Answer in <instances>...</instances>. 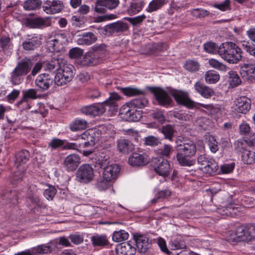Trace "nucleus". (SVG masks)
Returning <instances> with one entry per match:
<instances>
[{"mask_svg":"<svg viewBox=\"0 0 255 255\" xmlns=\"http://www.w3.org/2000/svg\"><path fill=\"white\" fill-rule=\"evenodd\" d=\"M56 188L52 186H49L48 188L46 189L44 192V196L48 200H52L56 193Z\"/></svg>","mask_w":255,"mask_h":255,"instance_id":"obj_62","label":"nucleus"},{"mask_svg":"<svg viewBox=\"0 0 255 255\" xmlns=\"http://www.w3.org/2000/svg\"><path fill=\"white\" fill-rule=\"evenodd\" d=\"M161 132L163 134L165 138L172 141L176 130L170 125H165L160 128Z\"/></svg>","mask_w":255,"mask_h":255,"instance_id":"obj_44","label":"nucleus"},{"mask_svg":"<svg viewBox=\"0 0 255 255\" xmlns=\"http://www.w3.org/2000/svg\"><path fill=\"white\" fill-rule=\"evenodd\" d=\"M64 59L62 58L52 59L50 61H44V69L46 71H57L58 72L59 68L61 67V63L62 61Z\"/></svg>","mask_w":255,"mask_h":255,"instance_id":"obj_31","label":"nucleus"},{"mask_svg":"<svg viewBox=\"0 0 255 255\" xmlns=\"http://www.w3.org/2000/svg\"><path fill=\"white\" fill-rule=\"evenodd\" d=\"M133 236L137 250L143 253L147 252L150 247L149 238L146 235L139 233L134 234Z\"/></svg>","mask_w":255,"mask_h":255,"instance_id":"obj_18","label":"nucleus"},{"mask_svg":"<svg viewBox=\"0 0 255 255\" xmlns=\"http://www.w3.org/2000/svg\"><path fill=\"white\" fill-rule=\"evenodd\" d=\"M128 233L123 230L115 231L113 235V240L116 242H121L127 240L128 238Z\"/></svg>","mask_w":255,"mask_h":255,"instance_id":"obj_46","label":"nucleus"},{"mask_svg":"<svg viewBox=\"0 0 255 255\" xmlns=\"http://www.w3.org/2000/svg\"><path fill=\"white\" fill-rule=\"evenodd\" d=\"M118 150L123 153H128L134 149V145L126 139H119L117 140Z\"/></svg>","mask_w":255,"mask_h":255,"instance_id":"obj_29","label":"nucleus"},{"mask_svg":"<svg viewBox=\"0 0 255 255\" xmlns=\"http://www.w3.org/2000/svg\"><path fill=\"white\" fill-rule=\"evenodd\" d=\"M80 157L75 154L68 155L64 160V165L69 171H74L80 164Z\"/></svg>","mask_w":255,"mask_h":255,"instance_id":"obj_24","label":"nucleus"},{"mask_svg":"<svg viewBox=\"0 0 255 255\" xmlns=\"http://www.w3.org/2000/svg\"><path fill=\"white\" fill-rule=\"evenodd\" d=\"M106 48V45L103 44L94 46L93 51L87 52L84 55V64L93 66L99 64L100 63L99 54L100 52L104 51Z\"/></svg>","mask_w":255,"mask_h":255,"instance_id":"obj_8","label":"nucleus"},{"mask_svg":"<svg viewBox=\"0 0 255 255\" xmlns=\"http://www.w3.org/2000/svg\"><path fill=\"white\" fill-rule=\"evenodd\" d=\"M148 161V155L142 151L134 152L128 158V163L132 166H143L147 164Z\"/></svg>","mask_w":255,"mask_h":255,"instance_id":"obj_13","label":"nucleus"},{"mask_svg":"<svg viewBox=\"0 0 255 255\" xmlns=\"http://www.w3.org/2000/svg\"><path fill=\"white\" fill-rule=\"evenodd\" d=\"M103 177L108 181H114L119 173L121 168L117 164H112L103 168Z\"/></svg>","mask_w":255,"mask_h":255,"instance_id":"obj_20","label":"nucleus"},{"mask_svg":"<svg viewBox=\"0 0 255 255\" xmlns=\"http://www.w3.org/2000/svg\"><path fill=\"white\" fill-rule=\"evenodd\" d=\"M32 66V62L31 59L25 57L18 63L13 70L24 76L28 73Z\"/></svg>","mask_w":255,"mask_h":255,"instance_id":"obj_23","label":"nucleus"},{"mask_svg":"<svg viewBox=\"0 0 255 255\" xmlns=\"http://www.w3.org/2000/svg\"><path fill=\"white\" fill-rule=\"evenodd\" d=\"M53 83V79L48 74H41L39 75L35 80V85L38 90L41 92L48 90Z\"/></svg>","mask_w":255,"mask_h":255,"instance_id":"obj_14","label":"nucleus"},{"mask_svg":"<svg viewBox=\"0 0 255 255\" xmlns=\"http://www.w3.org/2000/svg\"><path fill=\"white\" fill-rule=\"evenodd\" d=\"M94 176V170L89 164H83L76 172V179L81 182L87 183L93 180Z\"/></svg>","mask_w":255,"mask_h":255,"instance_id":"obj_9","label":"nucleus"},{"mask_svg":"<svg viewBox=\"0 0 255 255\" xmlns=\"http://www.w3.org/2000/svg\"><path fill=\"white\" fill-rule=\"evenodd\" d=\"M191 14L194 17L201 18L209 15V12L202 8H196L191 11Z\"/></svg>","mask_w":255,"mask_h":255,"instance_id":"obj_58","label":"nucleus"},{"mask_svg":"<svg viewBox=\"0 0 255 255\" xmlns=\"http://www.w3.org/2000/svg\"><path fill=\"white\" fill-rule=\"evenodd\" d=\"M152 166L155 171L160 176H167L171 170L170 165L167 160L162 158H155L152 160Z\"/></svg>","mask_w":255,"mask_h":255,"instance_id":"obj_10","label":"nucleus"},{"mask_svg":"<svg viewBox=\"0 0 255 255\" xmlns=\"http://www.w3.org/2000/svg\"><path fill=\"white\" fill-rule=\"evenodd\" d=\"M113 181H108L103 177V179L99 180L97 183V187L99 190L104 191L110 187L113 184Z\"/></svg>","mask_w":255,"mask_h":255,"instance_id":"obj_54","label":"nucleus"},{"mask_svg":"<svg viewBox=\"0 0 255 255\" xmlns=\"http://www.w3.org/2000/svg\"><path fill=\"white\" fill-rule=\"evenodd\" d=\"M184 67L187 70L191 72H195L199 70L200 64L196 61L190 60L186 62Z\"/></svg>","mask_w":255,"mask_h":255,"instance_id":"obj_50","label":"nucleus"},{"mask_svg":"<svg viewBox=\"0 0 255 255\" xmlns=\"http://www.w3.org/2000/svg\"><path fill=\"white\" fill-rule=\"evenodd\" d=\"M240 74L245 80L253 81L255 79V59H246L241 67Z\"/></svg>","mask_w":255,"mask_h":255,"instance_id":"obj_11","label":"nucleus"},{"mask_svg":"<svg viewBox=\"0 0 255 255\" xmlns=\"http://www.w3.org/2000/svg\"><path fill=\"white\" fill-rule=\"evenodd\" d=\"M2 198V200L7 199L10 200V202L13 205L16 204L17 202L16 192L15 191L3 193Z\"/></svg>","mask_w":255,"mask_h":255,"instance_id":"obj_55","label":"nucleus"},{"mask_svg":"<svg viewBox=\"0 0 255 255\" xmlns=\"http://www.w3.org/2000/svg\"><path fill=\"white\" fill-rule=\"evenodd\" d=\"M171 192L169 189H166L159 191L157 194L156 197L152 200L153 203H156L158 199L166 198L171 195Z\"/></svg>","mask_w":255,"mask_h":255,"instance_id":"obj_61","label":"nucleus"},{"mask_svg":"<svg viewBox=\"0 0 255 255\" xmlns=\"http://www.w3.org/2000/svg\"><path fill=\"white\" fill-rule=\"evenodd\" d=\"M219 55L229 63L236 64L242 59V51L236 43L226 42L219 46Z\"/></svg>","mask_w":255,"mask_h":255,"instance_id":"obj_1","label":"nucleus"},{"mask_svg":"<svg viewBox=\"0 0 255 255\" xmlns=\"http://www.w3.org/2000/svg\"><path fill=\"white\" fill-rule=\"evenodd\" d=\"M120 99V96L118 94L114 93L111 94L109 98L102 104H103L104 107L105 106H108L111 109L115 110L118 107L117 102Z\"/></svg>","mask_w":255,"mask_h":255,"instance_id":"obj_41","label":"nucleus"},{"mask_svg":"<svg viewBox=\"0 0 255 255\" xmlns=\"http://www.w3.org/2000/svg\"><path fill=\"white\" fill-rule=\"evenodd\" d=\"M124 93L128 96H133L135 95H141L139 98H135L129 102V105L135 107V109H141L145 107L148 104V101L144 96V92L137 88H126L124 90Z\"/></svg>","mask_w":255,"mask_h":255,"instance_id":"obj_4","label":"nucleus"},{"mask_svg":"<svg viewBox=\"0 0 255 255\" xmlns=\"http://www.w3.org/2000/svg\"><path fill=\"white\" fill-rule=\"evenodd\" d=\"M97 40V37L92 32L86 33L77 39V43L79 45H89Z\"/></svg>","mask_w":255,"mask_h":255,"instance_id":"obj_34","label":"nucleus"},{"mask_svg":"<svg viewBox=\"0 0 255 255\" xmlns=\"http://www.w3.org/2000/svg\"><path fill=\"white\" fill-rule=\"evenodd\" d=\"M192 156H186L181 153H177L176 158L178 163L182 166H191L196 163V160L191 159Z\"/></svg>","mask_w":255,"mask_h":255,"instance_id":"obj_33","label":"nucleus"},{"mask_svg":"<svg viewBox=\"0 0 255 255\" xmlns=\"http://www.w3.org/2000/svg\"><path fill=\"white\" fill-rule=\"evenodd\" d=\"M31 249L34 252L33 255H37L39 254H48L51 252L50 247L46 245H39Z\"/></svg>","mask_w":255,"mask_h":255,"instance_id":"obj_51","label":"nucleus"},{"mask_svg":"<svg viewBox=\"0 0 255 255\" xmlns=\"http://www.w3.org/2000/svg\"><path fill=\"white\" fill-rule=\"evenodd\" d=\"M78 138L85 140L82 146L86 147L94 145L98 137L96 136V130L90 128L81 134Z\"/></svg>","mask_w":255,"mask_h":255,"instance_id":"obj_19","label":"nucleus"},{"mask_svg":"<svg viewBox=\"0 0 255 255\" xmlns=\"http://www.w3.org/2000/svg\"><path fill=\"white\" fill-rule=\"evenodd\" d=\"M166 3V0H152L149 2L145 8V11L149 13L156 11L161 9Z\"/></svg>","mask_w":255,"mask_h":255,"instance_id":"obj_35","label":"nucleus"},{"mask_svg":"<svg viewBox=\"0 0 255 255\" xmlns=\"http://www.w3.org/2000/svg\"><path fill=\"white\" fill-rule=\"evenodd\" d=\"M119 0H97L95 11L99 13H105L106 8L109 9L116 8L119 4Z\"/></svg>","mask_w":255,"mask_h":255,"instance_id":"obj_15","label":"nucleus"},{"mask_svg":"<svg viewBox=\"0 0 255 255\" xmlns=\"http://www.w3.org/2000/svg\"><path fill=\"white\" fill-rule=\"evenodd\" d=\"M67 41L64 34L57 33L47 41L46 46L50 51L60 52L64 49Z\"/></svg>","mask_w":255,"mask_h":255,"instance_id":"obj_6","label":"nucleus"},{"mask_svg":"<svg viewBox=\"0 0 255 255\" xmlns=\"http://www.w3.org/2000/svg\"><path fill=\"white\" fill-rule=\"evenodd\" d=\"M29 201L31 204L28 205V207L32 210L35 209L37 207L40 206V202L39 198L35 194H31L29 195Z\"/></svg>","mask_w":255,"mask_h":255,"instance_id":"obj_57","label":"nucleus"},{"mask_svg":"<svg viewBox=\"0 0 255 255\" xmlns=\"http://www.w3.org/2000/svg\"><path fill=\"white\" fill-rule=\"evenodd\" d=\"M213 6L222 11H225L230 9V1L229 0H225L223 2L214 4Z\"/></svg>","mask_w":255,"mask_h":255,"instance_id":"obj_64","label":"nucleus"},{"mask_svg":"<svg viewBox=\"0 0 255 255\" xmlns=\"http://www.w3.org/2000/svg\"><path fill=\"white\" fill-rule=\"evenodd\" d=\"M150 89L159 105L167 107L171 104V98L165 90L159 87H152Z\"/></svg>","mask_w":255,"mask_h":255,"instance_id":"obj_12","label":"nucleus"},{"mask_svg":"<svg viewBox=\"0 0 255 255\" xmlns=\"http://www.w3.org/2000/svg\"><path fill=\"white\" fill-rule=\"evenodd\" d=\"M235 110L239 113L246 114L251 109V100L250 98L242 96L238 98L235 101Z\"/></svg>","mask_w":255,"mask_h":255,"instance_id":"obj_22","label":"nucleus"},{"mask_svg":"<svg viewBox=\"0 0 255 255\" xmlns=\"http://www.w3.org/2000/svg\"><path fill=\"white\" fill-rule=\"evenodd\" d=\"M80 111L86 115L96 117L104 114L106 108L102 104H94L82 107Z\"/></svg>","mask_w":255,"mask_h":255,"instance_id":"obj_16","label":"nucleus"},{"mask_svg":"<svg viewBox=\"0 0 255 255\" xmlns=\"http://www.w3.org/2000/svg\"><path fill=\"white\" fill-rule=\"evenodd\" d=\"M30 154L28 151L23 150L19 151L15 155V165L18 168L25 164L29 159Z\"/></svg>","mask_w":255,"mask_h":255,"instance_id":"obj_32","label":"nucleus"},{"mask_svg":"<svg viewBox=\"0 0 255 255\" xmlns=\"http://www.w3.org/2000/svg\"><path fill=\"white\" fill-rule=\"evenodd\" d=\"M220 75L214 70H209L205 74V80L208 84H215L219 81Z\"/></svg>","mask_w":255,"mask_h":255,"instance_id":"obj_43","label":"nucleus"},{"mask_svg":"<svg viewBox=\"0 0 255 255\" xmlns=\"http://www.w3.org/2000/svg\"><path fill=\"white\" fill-rule=\"evenodd\" d=\"M107 28L111 32L115 33L122 32L127 30L128 26L126 23L119 21L109 24Z\"/></svg>","mask_w":255,"mask_h":255,"instance_id":"obj_42","label":"nucleus"},{"mask_svg":"<svg viewBox=\"0 0 255 255\" xmlns=\"http://www.w3.org/2000/svg\"><path fill=\"white\" fill-rule=\"evenodd\" d=\"M88 127V122L82 119H77L73 121L70 125V128L72 131L83 130Z\"/></svg>","mask_w":255,"mask_h":255,"instance_id":"obj_37","label":"nucleus"},{"mask_svg":"<svg viewBox=\"0 0 255 255\" xmlns=\"http://www.w3.org/2000/svg\"><path fill=\"white\" fill-rule=\"evenodd\" d=\"M236 229L239 242L251 240L255 237V236L252 234L250 229L245 226H239Z\"/></svg>","mask_w":255,"mask_h":255,"instance_id":"obj_27","label":"nucleus"},{"mask_svg":"<svg viewBox=\"0 0 255 255\" xmlns=\"http://www.w3.org/2000/svg\"><path fill=\"white\" fill-rule=\"evenodd\" d=\"M83 50L78 47H75L71 49L69 51V56L72 59H77L83 55Z\"/></svg>","mask_w":255,"mask_h":255,"instance_id":"obj_63","label":"nucleus"},{"mask_svg":"<svg viewBox=\"0 0 255 255\" xmlns=\"http://www.w3.org/2000/svg\"><path fill=\"white\" fill-rule=\"evenodd\" d=\"M13 47L12 42L8 36H3L0 38V48L5 53L11 52Z\"/></svg>","mask_w":255,"mask_h":255,"instance_id":"obj_36","label":"nucleus"},{"mask_svg":"<svg viewBox=\"0 0 255 255\" xmlns=\"http://www.w3.org/2000/svg\"><path fill=\"white\" fill-rule=\"evenodd\" d=\"M228 74L231 87H236L241 84V80L236 72L231 70L228 73Z\"/></svg>","mask_w":255,"mask_h":255,"instance_id":"obj_45","label":"nucleus"},{"mask_svg":"<svg viewBox=\"0 0 255 255\" xmlns=\"http://www.w3.org/2000/svg\"><path fill=\"white\" fill-rule=\"evenodd\" d=\"M122 118L128 122H137L142 117V111L135 107L126 104L123 105L120 110Z\"/></svg>","mask_w":255,"mask_h":255,"instance_id":"obj_5","label":"nucleus"},{"mask_svg":"<svg viewBox=\"0 0 255 255\" xmlns=\"http://www.w3.org/2000/svg\"><path fill=\"white\" fill-rule=\"evenodd\" d=\"M41 5L40 0H27L23 4V7L27 10H34L38 8Z\"/></svg>","mask_w":255,"mask_h":255,"instance_id":"obj_47","label":"nucleus"},{"mask_svg":"<svg viewBox=\"0 0 255 255\" xmlns=\"http://www.w3.org/2000/svg\"><path fill=\"white\" fill-rule=\"evenodd\" d=\"M196 92L205 99H209L215 95L214 90L201 81L196 82L194 85Z\"/></svg>","mask_w":255,"mask_h":255,"instance_id":"obj_21","label":"nucleus"},{"mask_svg":"<svg viewBox=\"0 0 255 255\" xmlns=\"http://www.w3.org/2000/svg\"><path fill=\"white\" fill-rule=\"evenodd\" d=\"M23 76L20 75L19 73L14 70L12 71L10 75V81L12 84L15 85H19L23 81Z\"/></svg>","mask_w":255,"mask_h":255,"instance_id":"obj_53","label":"nucleus"},{"mask_svg":"<svg viewBox=\"0 0 255 255\" xmlns=\"http://www.w3.org/2000/svg\"><path fill=\"white\" fill-rule=\"evenodd\" d=\"M41 44L40 39L34 35H28L27 38L22 42L23 48L27 51L33 50Z\"/></svg>","mask_w":255,"mask_h":255,"instance_id":"obj_26","label":"nucleus"},{"mask_svg":"<svg viewBox=\"0 0 255 255\" xmlns=\"http://www.w3.org/2000/svg\"><path fill=\"white\" fill-rule=\"evenodd\" d=\"M23 96L21 101L18 102V104L20 105L23 103L27 104V100L28 99H36L39 98L37 95V92L35 89H29L22 91Z\"/></svg>","mask_w":255,"mask_h":255,"instance_id":"obj_40","label":"nucleus"},{"mask_svg":"<svg viewBox=\"0 0 255 255\" xmlns=\"http://www.w3.org/2000/svg\"><path fill=\"white\" fill-rule=\"evenodd\" d=\"M219 167L214 159L209 158L208 163L204 166L201 167L200 169L204 172L212 174L215 173L218 170Z\"/></svg>","mask_w":255,"mask_h":255,"instance_id":"obj_39","label":"nucleus"},{"mask_svg":"<svg viewBox=\"0 0 255 255\" xmlns=\"http://www.w3.org/2000/svg\"><path fill=\"white\" fill-rule=\"evenodd\" d=\"M61 65V67L57 72L54 78V82L58 86L66 84L71 81L74 77L75 70L74 66L71 64L66 63L65 60L62 61Z\"/></svg>","mask_w":255,"mask_h":255,"instance_id":"obj_2","label":"nucleus"},{"mask_svg":"<svg viewBox=\"0 0 255 255\" xmlns=\"http://www.w3.org/2000/svg\"><path fill=\"white\" fill-rule=\"evenodd\" d=\"M172 95L177 103L188 108H195L199 109L202 107L206 109H209L212 107L211 105H205L194 102L189 98L187 92L176 91L172 93Z\"/></svg>","mask_w":255,"mask_h":255,"instance_id":"obj_3","label":"nucleus"},{"mask_svg":"<svg viewBox=\"0 0 255 255\" xmlns=\"http://www.w3.org/2000/svg\"><path fill=\"white\" fill-rule=\"evenodd\" d=\"M208 63L211 67L221 71L225 72L228 69V67L226 65L215 59H210Z\"/></svg>","mask_w":255,"mask_h":255,"instance_id":"obj_49","label":"nucleus"},{"mask_svg":"<svg viewBox=\"0 0 255 255\" xmlns=\"http://www.w3.org/2000/svg\"><path fill=\"white\" fill-rule=\"evenodd\" d=\"M203 47L206 52L213 54L218 52L219 49V47L215 43L210 41L204 43Z\"/></svg>","mask_w":255,"mask_h":255,"instance_id":"obj_52","label":"nucleus"},{"mask_svg":"<svg viewBox=\"0 0 255 255\" xmlns=\"http://www.w3.org/2000/svg\"><path fill=\"white\" fill-rule=\"evenodd\" d=\"M175 142L178 153L186 154V156H193L196 153V146L193 141L187 139L181 140L178 138Z\"/></svg>","mask_w":255,"mask_h":255,"instance_id":"obj_7","label":"nucleus"},{"mask_svg":"<svg viewBox=\"0 0 255 255\" xmlns=\"http://www.w3.org/2000/svg\"><path fill=\"white\" fill-rule=\"evenodd\" d=\"M64 145V140L58 139L53 138L48 144V149L50 148L51 151L62 146Z\"/></svg>","mask_w":255,"mask_h":255,"instance_id":"obj_59","label":"nucleus"},{"mask_svg":"<svg viewBox=\"0 0 255 255\" xmlns=\"http://www.w3.org/2000/svg\"><path fill=\"white\" fill-rule=\"evenodd\" d=\"M186 246L184 241L178 238L175 239L171 243V247L172 250H180L186 248Z\"/></svg>","mask_w":255,"mask_h":255,"instance_id":"obj_60","label":"nucleus"},{"mask_svg":"<svg viewBox=\"0 0 255 255\" xmlns=\"http://www.w3.org/2000/svg\"><path fill=\"white\" fill-rule=\"evenodd\" d=\"M206 139L210 151L213 153L216 152L219 150V144L214 136L207 135Z\"/></svg>","mask_w":255,"mask_h":255,"instance_id":"obj_48","label":"nucleus"},{"mask_svg":"<svg viewBox=\"0 0 255 255\" xmlns=\"http://www.w3.org/2000/svg\"><path fill=\"white\" fill-rule=\"evenodd\" d=\"M42 8L46 13L53 14L60 12L63 8V4L60 0H49L44 3Z\"/></svg>","mask_w":255,"mask_h":255,"instance_id":"obj_17","label":"nucleus"},{"mask_svg":"<svg viewBox=\"0 0 255 255\" xmlns=\"http://www.w3.org/2000/svg\"><path fill=\"white\" fill-rule=\"evenodd\" d=\"M90 241L94 248H103L109 244L107 236L104 234H95L90 238Z\"/></svg>","mask_w":255,"mask_h":255,"instance_id":"obj_28","label":"nucleus"},{"mask_svg":"<svg viewBox=\"0 0 255 255\" xmlns=\"http://www.w3.org/2000/svg\"><path fill=\"white\" fill-rule=\"evenodd\" d=\"M117 255H134L136 249L128 242L117 246L116 249Z\"/></svg>","mask_w":255,"mask_h":255,"instance_id":"obj_25","label":"nucleus"},{"mask_svg":"<svg viewBox=\"0 0 255 255\" xmlns=\"http://www.w3.org/2000/svg\"><path fill=\"white\" fill-rule=\"evenodd\" d=\"M145 5L144 0H131L128 11L130 14H135L140 12Z\"/></svg>","mask_w":255,"mask_h":255,"instance_id":"obj_30","label":"nucleus"},{"mask_svg":"<svg viewBox=\"0 0 255 255\" xmlns=\"http://www.w3.org/2000/svg\"><path fill=\"white\" fill-rule=\"evenodd\" d=\"M46 21L41 17H36L28 21V24L32 28H39L45 25Z\"/></svg>","mask_w":255,"mask_h":255,"instance_id":"obj_56","label":"nucleus"},{"mask_svg":"<svg viewBox=\"0 0 255 255\" xmlns=\"http://www.w3.org/2000/svg\"><path fill=\"white\" fill-rule=\"evenodd\" d=\"M242 161L247 164H251L255 162V150L244 149L242 152Z\"/></svg>","mask_w":255,"mask_h":255,"instance_id":"obj_38","label":"nucleus"}]
</instances>
